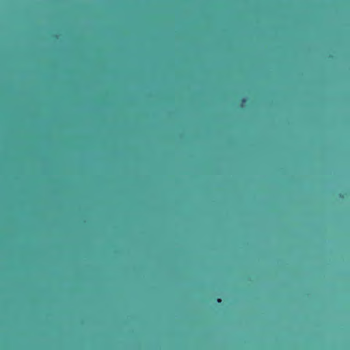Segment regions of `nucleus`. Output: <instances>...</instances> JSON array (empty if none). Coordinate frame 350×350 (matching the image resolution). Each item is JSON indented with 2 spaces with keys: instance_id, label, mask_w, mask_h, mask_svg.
Here are the masks:
<instances>
[{
  "instance_id": "1",
  "label": "nucleus",
  "mask_w": 350,
  "mask_h": 350,
  "mask_svg": "<svg viewBox=\"0 0 350 350\" xmlns=\"http://www.w3.org/2000/svg\"><path fill=\"white\" fill-rule=\"evenodd\" d=\"M246 101H247L246 98H242V99H241V103H242V104L245 103H246Z\"/></svg>"
},
{
  "instance_id": "2",
  "label": "nucleus",
  "mask_w": 350,
  "mask_h": 350,
  "mask_svg": "<svg viewBox=\"0 0 350 350\" xmlns=\"http://www.w3.org/2000/svg\"><path fill=\"white\" fill-rule=\"evenodd\" d=\"M217 301H218V302H220V301H221V299H217Z\"/></svg>"
}]
</instances>
